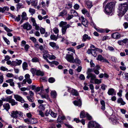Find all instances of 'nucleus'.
Here are the masks:
<instances>
[{
    "label": "nucleus",
    "mask_w": 128,
    "mask_h": 128,
    "mask_svg": "<svg viewBox=\"0 0 128 128\" xmlns=\"http://www.w3.org/2000/svg\"><path fill=\"white\" fill-rule=\"evenodd\" d=\"M96 76L94 74H93L92 73H90V78H91V80H90V82L92 83H94V80L95 79H96Z\"/></svg>",
    "instance_id": "obj_26"
},
{
    "label": "nucleus",
    "mask_w": 128,
    "mask_h": 128,
    "mask_svg": "<svg viewBox=\"0 0 128 128\" xmlns=\"http://www.w3.org/2000/svg\"><path fill=\"white\" fill-rule=\"evenodd\" d=\"M69 24H67L65 26L63 27L62 28L61 31L62 33V34H66V30L67 28H69L70 27Z\"/></svg>",
    "instance_id": "obj_10"
},
{
    "label": "nucleus",
    "mask_w": 128,
    "mask_h": 128,
    "mask_svg": "<svg viewBox=\"0 0 128 128\" xmlns=\"http://www.w3.org/2000/svg\"><path fill=\"white\" fill-rule=\"evenodd\" d=\"M3 38L4 40L5 41V42L8 44H10V42L7 39V38L4 37L3 36Z\"/></svg>",
    "instance_id": "obj_56"
},
{
    "label": "nucleus",
    "mask_w": 128,
    "mask_h": 128,
    "mask_svg": "<svg viewBox=\"0 0 128 128\" xmlns=\"http://www.w3.org/2000/svg\"><path fill=\"white\" fill-rule=\"evenodd\" d=\"M87 113H88L84 111H82L80 114V117L81 118H85L86 117Z\"/></svg>",
    "instance_id": "obj_28"
},
{
    "label": "nucleus",
    "mask_w": 128,
    "mask_h": 128,
    "mask_svg": "<svg viewBox=\"0 0 128 128\" xmlns=\"http://www.w3.org/2000/svg\"><path fill=\"white\" fill-rule=\"evenodd\" d=\"M67 23L66 22L61 21L60 23L59 26L60 27L62 28L63 27L65 26L67 24Z\"/></svg>",
    "instance_id": "obj_34"
},
{
    "label": "nucleus",
    "mask_w": 128,
    "mask_h": 128,
    "mask_svg": "<svg viewBox=\"0 0 128 128\" xmlns=\"http://www.w3.org/2000/svg\"><path fill=\"white\" fill-rule=\"evenodd\" d=\"M100 67L99 66L97 65L94 67L93 69V72L96 74H99V72L98 70H99Z\"/></svg>",
    "instance_id": "obj_19"
},
{
    "label": "nucleus",
    "mask_w": 128,
    "mask_h": 128,
    "mask_svg": "<svg viewBox=\"0 0 128 128\" xmlns=\"http://www.w3.org/2000/svg\"><path fill=\"white\" fill-rule=\"evenodd\" d=\"M16 64L17 66L20 65L22 63V61L21 60H18L16 59Z\"/></svg>",
    "instance_id": "obj_61"
},
{
    "label": "nucleus",
    "mask_w": 128,
    "mask_h": 128,
    "mask_svg": "<svg viewBox=\"0 0 128 128\" xmlns=\"http://www.w3.org/2000/svg\"><path fill=\"white\" fill-rule=\"evenodd\" d=\"M80 100V99H79ZM74 104L78 106H81V102L80 100L78 101H74Z\"/></svg>",
    "instance_id": "obj_33"
},
{
    "label": "nucleus",
    "mask_w": 128,
    "mask_h": 128,
    "mask_svg": "<svg viewBox=\"0 0 128 128\" xmlns=\"http://www.w3.org/2000/svg\"><path fill=\"white\" fill-rule=\"evenodd\" d=\"M117 102L118 104H120L121 105H124L126 104V102L123 101L122 98H119L118 99Z\"/></svg>",
    "instance_id": "obj_23"
},
{
    "label": "nucleus",
    "mask_w": 128,
    "mask_h": 128,
    "mask_svg": "<svg viewBox=\"0 0 128 128\" xmlns=\"http://www.w3.org/2000/svg\"><path fill=\"white\" fill-rule=\"evenodd\" d=\"M73 53L70 54H67L65 57V58L68 62L70 63H74L75 61L73 56Z\"/></svg>",
    "instance_id": "obj_5"
},
{
    "label": "nucleus",
    "mask_w": 128,
    "mask_h": 128,
    "mask_svg": "<svg viewBox=\"0 0 128 128\" xmlns=\"http://www.w3.org/2000/svg\"><path fill=\"white\" fill-rule=\"evenodd\" d=\"M31 20L32 22V25L34 26L37 25L36 22V21L34 18H31Z\"/></svg>",
    "instance_id": "obj_46"
},
{
    "label": "nucleus",
    "mask_w": 128,
    "mask_h": 128,
    "mask_svg": "<svg viewBox=\"0 0 128 128\" xmlns=\"http://www.w3.org/2000/svg\"><path fill=\"white\" fill-rule=\"evenodd\" d=\"M91 39V38L90 36H88V35L85 34L82 36V40L83 42H85L86 40H89Z\"/></svg>",
    "instance_id": "obj_15"
},
{
    "label": "nucleus",
    "mask_w": 128,
    "mask_h": 128,
    "mask_svg": "<svg viewBox=\"0 0 128 128\" xmlns=\"http://www.w3.org/2000/svg\"><path fill=\"white\" fill-rule=\"evenodd\" d=\"M67 13V11L65 10H64L60 12L58 16H62L63 17L64 16L66 15Z\"/></svg>",
    "instance_id": "obj_21"
},
{
    "label": "nucleus",
    "mask_w": 128,
    "mask_h": 128,
    "mask_svg": "<svg viewBox=\"0 0 128 128\" xmlns=\"http://www.w3.org/2000/svg\"><path fill=\"white\" fill-rule=\"evenodd\" d=\"M107 87V86L104 84H102L101 85L100 88L103 90H106V88Z\"/></svg>",
    "instance_id": "obj_57"
},
{
    "label": "nucleus",
    "mask_w": 128,
    "mask_h": 128,
    "mask_svg": "<svg viewBox=\"0 0 128 128\" xmlns=\"http://www.w3.org/2000/svg\"><path fill=\"white\" fill-rule=\"evenodd\" d=\"M37 122V120L35 118H30V123L31 124H34Z\"/></svg>",
    "instance_id": "obj_31"
},
{
    "label": "nucleus",
    "mask_w": 128,
    "mask_h": 128,
    "mask_svg": "<svg viewBox=\"0 0 128 128\" xmlns=\"http://www.w3.org/2000/svg\"><path fill=\"white\" fill-rule=\"evenodd\" d=\"M6 82L7 83H9L10 86H14V80L12 79H9L6 80Z\"/></svg>",
    "instance_id": "obj_20"
},
{
    "label": "nucleus",
    "mask_w": 128,
    "mask_h": 128,
    "mask_svg": "<svg viewBox=\"0 0 128 128\" xmlns=\"http://www.w3.org/2000/svg\"><path fill=\"white\" fill-rule=\"evenodd\" d=\"M50 111H51V110H46L45 112V115L46 116H48L50 113Z\"/></svg>",
    "instance_id": "obj_60"
},
{
    "label": "nucleus",
    "mask_w": 128,
    "mask_h": 128,
    "mask_svg": "<svg viewBox=\"0 0 128 128\" xmlns=\"http://www.w3.org/2000/svg\"><path fill=\"white\" fill-rule=\"evenodd\" d=\"M58 34L57 36L53 34L50 35V38L51 40L56 41L58 38Z\"/></svg>",
    "instance_id": "obj_18"
},
{
    "label": "nucleus",
    "mask_w": 128,
    "mask_h": 128,
    "mask_svg": "<svg viewBox=\"0 0 128 128\" xmlns=\"http://www.w3.org/2000/svg\"><path fill=\"white\" fill-rule=\"evenodd\" d=\"M21 17L22 18L26 20H27L28 18L27 17L26 13L25 12H23L22 13Z\"/></svg>",
    "instance_id": "obj_27"
},
{
    "label": "nucleus",
    "mask_w": 128,
    "mask_h": 128,
    "mask_svg": "<svg viewBox=\"0 0 128 128\" xmlns=\"http://www.w3.org/2000/svg\"><path fill=\"white\" fill-rule=\"evenodd\" d=\"M43 52L44 54L43 55V57L44 59L46 60L48 62V61H49L47 58H49V55L47 53L48 52V51L47 50H45Z\"/></svg>",
    "instance_id": "obj_16"
},
{
    "label": "nucleus",
    "mask_w": 128,
    "mask_h": 128,
    "mask_svg": "<svg viewBox=\"0 0 128 128\" xmlns=\"http://www.w3.org/2000/svg\"><path fill=\"white\" fill-rule=\"evenodd\" d=\"M110 120L112 121L113 124H116L118 123V122L116 116H114V118H111Z\"/></svg>",
    "instance_id": "obj_22"
},
{
    "label": "nucleus",
    "mask_w": 128,
    "mask_h": 128,
    "mask_svg": "<svg viewBox=\"0 0 128 128\" xmlns=\"http://www.w3.org/2000/svg\"><path fill=\"white\" fill-rule=\"evenodd\" d=\"M51 95L52 98H56L57 95L56 92L55 90L52 91L51 93Z\"/></svg>",
    "instance_id": "obj_32"
},
{
    "label": "nucleus",
    "mask_w": 128,
    "mask_h": 128,
    "mask_svg": "<svg viewBox=\"0 0 128 128\" xmlns=\"http://www.w3.org/2000/svg\"><path fill=\"white\" fill-rule=\"evenodd\" d=\"M9 9V8L7 6H4L3 8L0 7V12L3 13L5 11H8Z\"/></svg>",
    "instance_id": "obj_17"
},
{
    "label": "nucleus",
    "mask_w": 128,
    "mask_h": 128,
    "mask_svg": "<svg viewBox=\"0 0 128 128\" xmlns=\"http://www.w3.org/2000/svg\"><path fill=\"white\" fill-rule=\"evenodd\" d=\"M29 12L32 15H33L35 13V11L34 9L30 8L29 9Z\"/></svg>",
    "instance_id": "obj_40"
},
{
    "label": "nucleus",
    "mask_w": 128,
    "mask_h": 128,
    "mask_svg": "<svg viewBox=\"0 0 128 128\" xmlns=\"http://www.w3.org/2000/svg\"><path fill=\"white\" fill-rule=\"evenodd\" d=\"M88 128H100V126L95 122L90 121L88 124Z\"/></svg>",
    "instance_id": "obj_4"
},
{
    "label": "nucleus",
    "mask_w": 128,
    "mask_h": 128,
    "mask_svg": "<svg viewBox=\"0 0 128 128\" xmlns=\"http://www.w3.org/2000/svg\"><path fill=\"white\" fill-rule=\"evenodd\" d=\"M40 30L41 34H44L46 31L45 28L41 27L40 28Z\"/></svg>",
    "instance_id": "obj_48"
},
{
    "label": "nucleus",
    "mask_w": 128,
    "mask_h": 128,
    "mask_svg": "<svg viewBox=\"0 0 128 128\" xmlns=\"http://www.w3.org/2000/svg\"><path fill=\"white\" fill-rule=\"evenodd\" d=\"M70 13L71 14H72L73 16H78V14L75 10H70Z\"/></svg>",
    "instance_id": "obj_24"
},
{
    "label": "nucleus",
    "mask_w": 128,
    "mask_h": 128,
    "mask_svg": "<svg viewBox=\"0 0 128 128\" xmlns=\"http://www.w3.org/2000/svg\"><path fill=\"white\" fill-rule=\"evenodd\" d=\"M102 106L101 107V109L103 110H105V102L103 100H102L100 101Z\"/></svg>",
    "instance_id": "obj_29"
},
{
    "label": "nucleus",
    "mask_w": 128,
    "mask_h": 128,
    "mask_svg": "<svg viewBox=\"0 0 128 128\" xmlns=\"http://www.w3.org/2000/svg\"><path fill=\"white\" fill-rule=\"evenodd\" d=\"M61 116H59L58 118L57 119V123H61L62 122V119H61Z\"/></svg>",
    "instance_id": "obj_59"
},
{
    "label": "nucleus",
    "mask_w": 128,
    "mask_h": 128,
    "mask_svg": "<svg viewBox=\"0 0 128 128\" xmlns=\"http://www.w3.org/2000/svg\"><path fill=\"white\" fill-rule=\"evenodd\" d=\"M9 103H10L12 106L16 105L18 104L17 102H16L14 100L12 99L10 101Z\"/></svg>",
    "instance_id": "obj_35"
},
{
    "label": "nucleus",
    "mask_w": 128,
    "mask_h": 128,
    "mask_svg": "<svg viewBox=\"0 0 128 128\" xmlns=\"http://www.w3.org/2000/svg\"><path fill=\"white\" fill-rule=\"evenodd\" d=\"M52 30L55 34H57V35H58V34L59 30L58 28L57 27L54 28Z\"/></svg>",
    "instance_id": "obj_38"
},
{
    "label": "nucleus",
    "mask_w": 128,
    "mask_h": 128,
    "mask_svg": "<svg viewBox=\"0 0 128 128\" xmlns=\"http://www.w3.org/2000/svg\"><path fill=\"white\" fill-rule=\"evenodd\" d=\"M49 44L54 49L57 50L59 48L58 45L54 42H50L49 43Z\"/></svg>",
    "instance_id": "obj_13"
},
{
    "label": "nucleus",
    "mask_w": 128,
    "mask_h": 128,
    "mask_svg": "<svg viewBox=\"0 0 128 128\" xmlns=\"http://www.w3.org/2000/svg\"><path fill=\"white\" fill-rule=\"evenodd\" d=\"M111 36L113 38L118 39L121 37V35L118 32H116L112 34L111 35Z\"/></svg>",
    "instance_id": "obj_9"
},
{
    "label": "nucleus",
    "mask_w": 128,
    "mask_h": 128,
    "mask_svg": "<svg viewBox=\"0 0 128 128\" xmlns=\"http://www.w3.org/2000/svg\"><path fill=\"white\" fill-rule=\"evenodd\" d=\"M14 98L17 101L20 102L22 103H24L25 101L24 99L21 96L18 94H14Z\"/></svg>",
    "instance_id": "obj_7"
},
{
    "label": "nucleus",
    "mask_w": 128,
    "mask_h": 128,
    "mask_svg": "<svg viewBox=\"0 0 128 128\" xmlns=\"http://www.w3.org/2000/svg\"><path fill=\"white\" fill-rule=\"evenodd\" d=\"M6 92L8 94H10L13 93V92L11 91L10 89H8L6 90Z\"/></svg>",
    "instance_id": "obj_63"
},
{
    "label": "nucleus",
    "mask_w": 128,
    "mask_h": 128,
    "mask_svg": "<svg viewBox=\"0 0 128 128\" xmlns=\"http://www.w3.org/2000/svg\"><path fill=\"white\" fill-rule=\"evenodd\" d=\"M31 4L32 6H33L35 8L37 6V1H33L31 2Z\"/></svg>",
    "instance_id": "obj_41"
},
{
    "label": "nucleus",
    "mask_w": 128,
    "mask_h": 128,
    "mask_svg": "<svg viewBox=\"0 0 128 128\" xmlns=\"http://www.w3.org/2000/svg\"><path fill=\"white\" fill-rule=\"evenodd\" d=\"M97 60L101 61L104 60V58L101 55H99L97 58Z\"/></svg>",
    "instance_id": "obj_49"
},
{
    "label": "nucleus",
    "mask_w": 128,
    "mask_h": 128,
    "mask_svg": "<svg viewBox=\"0 0 128 128\" xmlns=\"http://www.w3.org/2000/svg\"><path fill=\"white\" fill-rule=\"evenodd\" d=\"M95 83L96 84H99L102 82L101 80H98L97 79H96L94 80Z\"/></svg>",
    "instance_id": "obj_54"
},
{
    "label": "nucleus",
    "mask_w": 128,
    "mask_h": 128,
    "mask_svg": "<svg viewBox=\"0 0 128 128\" xmlns=\"http://www.w3.org/2000/svg\"><path fill=\"white\" fill-rule=\"evenodd\" d=\"M115 5V3L113 2L108 3L105 7L104 10V12L108 14H110Z\"/></svg>",
    "instance_id": "obj_2"
},
{
    "label": "nucleus",
    "mask_w": 128,
    "mask_h": 128,
    "mask_svg": "<svg viewBox=\"0 0 128 128\" xmlns=\"http://www.w3.org/2000/svg\"><path fill=\"white\" fill-rule=\"evenodd\" d=\"M68 90L69 92L73 95L75 96H78L79 95V93L77 90L74 89L68 88Z\"/></svg>",
    "instance_id": "obj_6"
},
{
    "label": "nucleus",
    "mask_w": 128,
    "mask_h": 128,
    "mask_svg": "<svg viewBox=\"0 0 128 128\" xmlns=\"http://www.w3.org/2000/svg\"><path fill=\"white\" fill-rule=\"evenodd\" d=\"M118 15L123 16L128 10V4L127 3H124L119 4L118 5Z\"/></svg>",
    "instance_id": "obj_1"
},
{
    "label": "nucleus",
    "mask_w": 128,
    "mask_h": 128,
    "mask_svg": "<svg viewBox=\"0 0 128 128\" xmlns=\"http://www.w3.org/2000/svg\"><path fill=\"white\" fill-rule=\"evenodd\" d=\"M50 115L51 116L53 117L54 118H55L56 117L57 114H56L54 113V112H53L52 110L51 111H50Z\"/></svg>",
    "instance_id": "obj_52"
},
{
    "label": "nucleus",
    "mask_w": 128,
    "mask_h": 128,
    "mask_svg": "<svg viewBox=\"0 0 128 128\" xmlns=\"http://www.w3.org/2000/svg\"><path fill=\"white\" fill-rule=\"evenodd\" d=\"M73 17L72 14H68V17L66 18V19L68 20H70L72 19Z\"/></svg>",
    "instance_id": "obj_55"
},
{
    "label": "nucleus",
    "mask_w": 128,
    "mask_h": 128,
    "mask_svg": "<svg viewBox=\"0 0 128 128\" xmlns=\"http://www.w3.org/2000/svg\"><path fill=\"white\" fill-rule=\"evenodd\" d=\"M21 19V16L20 15H18L17 16H15L14 19L15 21L17 22H19L20 20Z\"/></svg>",
    "instance_id": "obj_39"
},
{
    "label": "nucleus",
    "mask_w": 128,
    "mask_h": 128,
    "mask_svg": "<svg viewBox=\"0 0 128 128\" xmlns=\"http://www.w3.org/2000/svg\"><path fill=\"white\" fill-rule=\"evenodd\" d=\"M26 98L29 102H32L34 101V100L32 97H31L29 96H26Z\"/></svg>",
    "instance_id": "obj_45"
},
{
    "label": "nucleus",
    "mask_w": 128,
    "mask_h": 128,
    "mask_svg": "<svg viewBox=\"0 0 128 128\" xmlns=\"http://www.w3.org/2000/svg\"><path fill=\"white\" fill-rule=\"evenodd\" d=\"M36 74L37 76H43L44 73L40 70H37Z\"/></svg>",
    "instance_id": "obj_37"
},
{
    "label": "nucleus",
    "mask_w": 128,
    "mask_h": 128,
    "mask_svg": "<svg viewBox=\"0 0 128 128\" xmlns=\"http://www.w3.org/2000/svg\"><path fill=\"white\" fill-rule=\"evenodd\" d=\"M85 44L84 43L82 44H81L79 45L76 46L77 48L78 49H80L82 48L84 46Z\"/></svg>",
    "instance_id": "obj_58"
},
{
    "label": "nucleus",
    "mask_w": 128,
    "mask_h": 128,
    "mask_svg": "<svg viewBox=\"0 0 128 128\" xmlns=\"http://www.w3.org/2000/svg\"><path fill=\"white\" fill-rule=\"evenodd\" d=\"M30 39L34 43H35L36 42V38L34 37H32L30 38Z\"/></svg>",
    "instance_id": "obj_62"
},
{
    "label": "nucleus",
    "mask_w": 128,
    "mask_h": 128,
    "mask_svg": "<svg viewBox=\"0 0 128 128\" xmlns=\"http://www.w3.org/2000/svg\"><path fill=\"white\" fill-rule=\"evenodd\" d=\"M38 114L40 115L41 117H44V114L42 110H38Z\"/></svg>",
    "instance_id": "obj_44"
},
{
    "label": "nucleus",
    "mask_w": 128,
    "mask_h": 128,
    "mask_svg": "<svg viewBox=\"0 0 128 128\" xmlns=\"http://www.w3.org/2000/svg\"><path fill=\"white\" fill-rule=\"evenodd\" d=\"M76 57L75 58V59H74V60L75 61V62H76V64H80L81 62L78 59V56L76 55Z\"/></svg>",
    "instance_id": "obj_53"
},
{
    "label": "nucleus",
    "mask_w": 128,
    "mask_h": 128,
    "mask_svg": "<svg viewBox=\"0 0 128 128\" xmlns=\"http://www.w3.org/2000/svg\"><path fill=\"white\" fill-rule=\"evenodd\" d=\"M85 2L88 8H90L93 6L92 2L89 0H86Z\"/></svg>",
    "instance_id": "obj_14"
},
{
    "label": "nucleus",
    "mask_w": 128,
    "mask_h": 128,
    "mask_svg": "<svg viewBox=\"0 0 128 128\" xmlns=\"http://www.w3.org/2000/svg\"><path fill=\"white\" fill-rule=\"evenodd\" d=\"M0 69L1 70L5 71L8 70V68L2 66L0 67Z\"/></svg>",
    "instance_id": "obj_64"
},
{
    "label": "nucleus",
    "mask_w": 128,
    "mask_h": 128,
    "mask_svg": "<svg viewBox=\"0 0 128 128\" xmlns=\"http://www.w3.org/2000/svg\"><path fill=\"white\" fill-rule=\"evenodd\" d=\"M45 9L46 11L44 10V9H42V12L41 14H42L43 15H45L46 14V11H48V10L47 8H45Z\"/></svg>",
    "instance_id": "obj_51"
},
{
    "label": "nucleus",
    "mask_w": 128,
    "mask_h": 128,
    "mask_svg": "<svg viewBox=\"0 0 128 128\" xmlns=\"http://www.w3.org/2000/svg\"><path fill=\"white\" fill-rule=\"evenodd\" d=\"M22 112L17 110L12 111L11 112V117L15 118L18 116L22 117Z\"/></svg>",
    "instance_id": "obj_3"
},
{
    "label": "nucleus",
    "mask_w": 128,
    "mask_h": 128,
    "mask_svg": "<svg viewBox=\"0 0 128 128\" xmlns=\"http://www.w3.org/2000/svg\"><path fill=\"white\" fill-rule=\"evenodd\" d=\"M37 70H36V68H32L30 70V71L31 72L32 74L33 75V76H34V75L35 74H36V72L37 71Z\"/></svg>",
    "instance_id": "obj_47"
},
{
    "label": "nucleus",
    "mask_w": 128,
    "mask_h": 128,
    "mask_svg": "<svg viewBox=\"0 0 128 128\" xmlns=\"http://www.w3.org/2000/svg\"><path fill=\"white\" fill-rule=\"evenodd\" d=\"M81 18L82 19V24L85 26V27H87L88 26V22L87 20L83 16H81Z\"/></svg>",
    "instance_id": "obj_11"
},
{
    "label": "nucleus",
    "mask_w": 128,
    "mask_h": 128,
    "mask_svg": "<svg viewBox=\"0 0 128 128\" xmlns=\"http://www.w3.org/2000/svg\"><path fill=\"white\" fill-rule=\"evenodd\" d=\"M32 60L33 62H38L39 61L38 58L36 57L32 59Z\"/></svg>",
    "instance_id": "obj_50"
},
{
    "label": "nucleus",
    "mask_w": 128,
    "mask_h": 128,
    "mask_svg": "<svg viewBox=\"0 0 128 128\" xmlns=\"http://www.w3.org/2000/svg\"><path fill=\"white\" fill-rule=\"evenodd\" d=\"M48 81L50 83H53L55 82V80L54 78L53 77H50L49 78Z\"/></svg>",
    "instance_id": "obj_42"
},
{
    "label": "nucleus",
    "mask_w": 128,
    "mask_h": 128,
    "mask_svg": "<svg viewBox=\"0 0 128 128\" xmlns=\"http://www.w3.org/2000/svg\"><path fill=\"white\" fill-rule=\"evenodd\" d=\"M41 96L42 98H45L47 99H48L49 98L48 95L47 94H42L41 95Z\"/></svg>",
    "instance_id": "obj_43"
},
{
    "label": "nucleus",
    "mask_w": 128,
    "mask_h": 128,
    "mask_svg": "<svg viewBox=\"0 0 128 128\" xmlns=\"http://www.w3.org/2000/svg\"><path fill=\"white\" fill-rule=\"evenodd\" d=\"M28 67V66L27 63L26 62H24L22 64V67L24 70H27V68Z\"/></svg>",
    "instance_id": "obj_36"
},
{
    "label": "nucleus",
    "mask_w": 128,
    "mask_h": 128,
    "mask_svg": "<svg viewBox=\"0 0 128 128\" xmlns=\"http://www.w3.org/2000/svg\"><path fill=\"white\" fill-rule=\"evenodd\" d=\"M3 106L4 108L7 111L10 108V105L8 103L4 104Z\"/></svg>",
    "instance_id": "obj_30"
},
{
    "label": "nucleus",
    "mask_w": 128,
    "mask_h": 128,
    "mask_svg": "<svg viewBox=\"0 0 128 128\" xmlns=\"http://www.w3.org/2000/svg\"><path fill=\"white\" fill-rule=\"evenodd\" d=\"M107 93L109 95H115L116 94L115 90L113 88H109Z\"/></svg>",
    "instance_id": "obj_12"
},
{
    "label": "nucleus",
    "mask_w": 128,
    "mask_h": 128,
    "mask_svg": "<svg viewBox=\"0 0 128 128\" xmlns=\"http://www.w3.org/2000/svg\"><path fill=\"white\" fill-rule=\"evenodd\" d=\"M16 6L17 8V10H19L20 8H24V6L22 3H18L16 5Z\"/></svg>",
    "instance_id": "obj_25"
},
{
    "label": "nucleus",
    "mask_w": 128,
    "mask_h": 128,
    "mask_svg": "<svg viewBox=\"0 0 128 128\" xmlns=\"http://www.w3.org/2000/svg\"><path fill=\"white\" fill-rule=\"evenodd\" d=\"M22 27L24 29L28 30H30L32 28L31 25L28 22L24 24Z\"/></svg>",
    "instance_id": "obj_8"
}]
</instances>
